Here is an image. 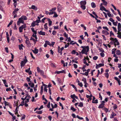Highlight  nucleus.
<instances>
[{
	"instance_id": "obj_21",
	"label": "nucleus",
	"mask_w": 121,
	"mask_h": 121,
	"mask_svg": "<svg viewBox=\"0 0 121 121\" xmlns=\"http://www.w3.org/2000/svg\"><path fill=\"white\" fill-rule=\"evenodd\" d=\"M21 17L24 21V20H26L27 19V17L26 16H21Z\"/></svg>"
},
{
	"instance_id": "obj_8",
	"label": "nucleus",
	"mask_w": 121,
	"mask_h": 121,
	"mask_svg": "<svg viewBox=\"0 0 121 121\" xmlns=\"http://www.w3.org/2000/svg\"><path fill=\"white\" fill-rule=\"evenodd\" d=\"M70 97L71 98L73 99H74L76 101H77L76 99H75V98H76L77 99H78V97L76 96L74 94L71 95Z\"/></svg>"
},
{
	"instance_id": "obj_6",
	"label": "nucleus",
	"mask_w": 121,
	"mask_h": 121,
	"mask_svg": "<svg viewBox=\"0 0 121 121\" xmlns=\"http://www.w3.org/2000/svg\"><path fill=\"white\" fill-rule=\"evenodd\" d=\"M117 29L118 32L117 33V34L118 35L120 32L121 31V25L120 23H118L117 25Z\"/></svg>"
},
{
	"instance_id": "obj_48",
	"label": "nucleus",
	"mask_w": 121,
	"mask_h": 121,
	"mask_svg": "<svg viewBox=\"0 0 121 121\" xmlns=\"http://www.w3.org/2000/svg\"><path fill=\"white\" fill-rule=\"evenodd\" d=\"M21 26L24 29L26 28V27L25 24H24L23 25H22Z\"/></svg>"
},
{
	"instance_id": "obj_42",
	"label": "nucleus",
	"mask_w": 121,
	"mask_h": 121,
	"mask_svg": "<svg viewBox=\"0 0 121 121\" xmlns=\"http://www.w3.org/2000/svg\"><path fill=\"white\" fill-rule=\"evenodd\" d=\"M82 27H83L84 28V29L85 30H86V27H85L83 24H81L80 25Z\"/></svg>"
},
{
	"instance_id": "obj_58",
	"label": "nucleus",
	"mask_w": 121,
	"mask_h": 121,
	"mask_svg": "<svg viewBox=\"0 0 121 121\" xmlns=\"http://www.w3.org/2000/svg\"><path fill=\"white\" fill-rule=\"evenodd\" d=\"M117 10L118 12V14L120 15V17H121V12L119 10L117 9Z\"/></svg>"
},
{
	"instance_id": "obj_64",
	"label": "nucleus",
	"mask_w": 121,
	"mask_h": 121,
	"mask_svg": "<svg viewBox=\"0 0 121 121\" xmlns=\"http://www.w3.org/2000/svg\"><path fill=\"white\" fill-rule=\"evenodd\" d=\"M56 32L55 30H53L52 32V34L53 35H56Z\"/></svg>"
},
{
	"instance_id": "obj_29",
	"label": "nucleus",
	"mask_w": 121,
	"mask_h": 121,
	"mask_svg": "<svg viewBox=\"0 0 121 121\" xmlns=\"http://www.w3.org/2000/svg\"><path fill=\"white\" fill-rule=\"evenodd\" d=\"M4 105L5 106H6L7 105L8 106L9 104V103L7 102L6 101H4Z\"/></svg>"
},
{
	"instance_id": "obj_44",
	"label": "nucleus",
	"mask_w": 121,
	"mask_h": 121,
	"mask_svg": "<svg viewBox=\"0 0 121 121\" xmlns=\"http://www.w3.org/2000/svg\"><path fill=\"white\" fill-rule=\"evenodd\" d=\"M42 98L43 100L44 99L45 101L46 102L48 101V100L45 98L44 96V95H43L42 96Z\"/></svg>"
},
{
	"instance_id": "obj_43",
	"label": "nucleus",
	"mask_w": 121,
	"mask_h": 121,
	"mask_svg": "<svg viewBox=\"0 0 121 121\" xmlns=\"http://www.w3.org/2000/svg\"><path fill=\"white\" fill-rule=\"evenodd\" d=\"M62 73V72L61 71H56L55 72V73H57V74H59L60 73Z\"/></svg>"
},
{
	"instance_id": "obj_9",
	"label": "nucleus",
	"mask_w": 121,
	"mask_h": 121,
	"mask_svg": "<svg viewBox=\"0 0 121 121\" xmlns=\"http://www.w3.org/2000/svg\"><path fill=\"white\" fill-rule=\"evenodd\" d=\"M100 9L102 11H104L105 12H108V10L106 9L103 6H102L100 7Z\"/></svg>"
},
{
	"instance_id": "obj_39",
	"label": "nucleus",
	"mask_w": 121,
	"mask_h": 121,
	"mask_svg": "<svg viewBox=\"0 0 121 121\" xmlns=\"http://www.w3.org/2000/svg\"><path fill=\"white\" fill-rule=\"evenodd\" d=\"M47 23H46L44 25V28L46 30H47L48 29V27L47 26Z\"/></svg>"
},
{
	"instance_id": "obj_52",
	"label": "nucleus",
	"mask_w": 121,
	"mask_h": 121,
	"mask_svg": "<svg viewBox=\"0 0 121 121\" xmlns=\"http://www.w3.org/2000/svg\"><path fill=\"white\" fill-rule=\"evenodd\" d=\"M98 58V57L96 56H95L93 57V59L95 60H96Z\"/></svg>"
},
{
	"instance_id": "obj_11",
	"label": "nucleus",
	"mask_w": 121,
	"mask_h": 121,
	"mask_svg": "<svg viewBox=\"0 0 121 121\" xmlns=\"http://www.w3.org/2000/svg\"><path fill=\"white\" fill-rule=\"evenodd\" d=\"M38 33L39 35H45L46 34L45 32H43L42 31H39Z\"/></svg>"
},
{
	"instance_id": "obj_47",
	"label": "nucleus",
	"mask_w": 121,
	"mask_h": 121,
	"mask_svg": "<svg viewBox=\"0 0 121 121\" xmlns=\"http://www.w3.org/2000/svg\"><path fill=\"white\" fill-rule=\"evenodd\" d=\"M92 102L93 103H98V100L97 99H96L94 101H92Z\"/></svg>"
},
{
	"instance_id": "obj_57",
	"label": "nucleus",
	"mask_w": 121,
	"mask_h": 121,
	"mask_svg": "<svg viewBox=\"0 0 121 121\" xmlns=\"http://www.w3.org/2000/svg\"><path fill=\"white\" fill-rule=\"evenodd\" d=\"M76 117L80 120H82L83 119L82 117H80L78 115H77L76 116Z\"/></svg>"
},
{
	"instance_id": "obj_37",
	"label": "nucleus",
	"mask_w": 121,
	"mask_h": 121,
	"mask_svg": "<svg viewBox=\"0 0 121 121\" xmlns=\"http://www.w3.org/2000/svg\"><path fill=\"white\" fill-rule=\"evenodd\" d=\"M54 15L53 16V17H58V15L57 14V13H56L55 12L54 13Z\"/></svg>"
},
{
	"instance_id": "obj_18",
	"label": "nucleus",
	"mask_w": 121,
	"mask_h": 121,
	"mask_svg": "<svg viewBox=\"0 0 121 121\" xmlns=\"http://www.w3.org/2000/svg\"><path fill=\"white\" fill-rule=\"evenodd\" d=\"M86 58L85 57L83 59V63L86 64V65L87 66H88L89 65V64H88V63H87L86 61Z\"/></svg>"
},
{
	"instance_id": "obj_17",
	"label": "nucleus",
	"mask_w": 121,
	"mask_h": 121,
	"mask_svg": "<svg viewBox=\"0 0 121 121\" xmlns=\"http://www.w3.org/2000/svg\"><path fill=\"white\" fill-rule=\"evenodd\" d=\"M36 26V23L34 21L31 23L30 27H34Z\"/></svg>"
},
{
	"instance_id": "obj_33",
	"label": "nucleus",
	"mask_w": 121,
	"mask_h": 121,
	"mask_svg": "<svg viewBox=\"0 0 121 121\" xmlns=\"http://www.w3.org/2000/svg\"><path fill=\"white\" fill-rule=\"evenodd\" d=\"M25 43L28 46H29L30 44L29 41L28 40H26Z\"/></svg>"
},
{
	"instance_id": "obj_32",
	"label": "nucleus",
	"mask_w": 121,
	"mask_h": 121,
	"mask_svg": "<svg viewBox=\"0 0 121 121\" xmlns=\"http://www.w3.org/2000/svg\"><path fill=\"white\" fill-rule=\"evenodd\" d=\"M107 13V14L109 17H111V14L110 13V12L108 10V11L106 12Z\"/></svg>"
},
{
	"instance_id": "obj_34",
	"label": "nucleus",
	"mask_w": 121,
	"mask_h": 121,
	"mask_svg": "<svg viewBox=\"0 0 121 121\" xmlns=\"http://www.w3.org/2000/svg\"><path fill=\"white\" fill-rule=\"evenodd\" d=\"M63 35L67 38V39H68V34L66 33V32H65V33Z\"/></svg>"
},
{
	"instance_id": "obj_40",
	"label": "nucleus",
	"mask_w": 121,
	"mask_h": 121,
	"mask_svg": "<svg viewBox=\"0 0 121 121\" xmlns=\"http://www.w3.org/2000/svg\"><path fill=\"white\" fill-rule=\"evenodd\" d=\"M31 29L32 32L34 33H37L36 31L34 30V28H31Z\"/></svg>"
},
{
	"instance_id": "obj_63",
	"label": "nucleus",
	"mask_w": 121,
	"mask_h": 121,
	"mask_svg": "<svg viewBox=\"0 0 121 121\" xmlns=\"http://www.w3.org/2000/svg\"><path fill=\"white\" fill-rule=\"evenodd\" d=\"M46 19V18L45 17L41 21L43 23H44V21Z\"/></svg>"
},
{
	"instance_id": "obj_62",
	"label": "nucleus",
	"mask_w": 121,
	"mask_h": 121,
	"mask_svg": "<svg viewBox=\"0 0 121 121\" xmlns=\"http://www.w3.org/2000/svg\"><path fill=\"white\" fill-rule=\"evenodd\" d=\"M112 35H114V34L112 32V31H111L110 32V36H111Z\"/></svg>"
},
{
	"instance_id": "obj_53",
	"label": "nucleus",
	"mask_w": 121,
	"mask_h": 121,
	"mask_svg": "<svg viewBox=\"0 0 121 121\" xmlns=\"http://www.w3.org/2000/svg\"><path fill=\"white\" fill-rule=\"evenodd\" d=\"M103 109L106 112H107L108 110V109L106 108H104Z\"/></svg>"
},
{
	"instance_id": "obj_55",
	"label": "nucleus",
	"mask_w": 121,
	"mask_h": 121,
	"mask_svg": "<svg viewBox=\"0 0 121 121\" xmlns=\"http://www.w3.org/2000/svg\"><path fill=\"white\" fill-rule=\"evenodd\" d=\"M56 9V7H55L54 8H52L51 9H50L49 10V11H54Z\"/></svg>"
},
{
	"instance_id": "obj_26",
	"label": "nucleus",
	"mask_w": 121,
	"mask_h": 121,
	"mask_svg": "<svg viewBox=\"0 0 121 121\" xmlns=\"http://www.w3.org/2000/svg\"><path fill=\"white\" fill-rule=\"evenodd\" d=\"M116 54L117 55H119L121 54V52L120 50H118L116 51Z\"/></svg>"
},
{
	"instance_id": "obj_1",
	"label": "nucleus",
	"mask_w": 121,
	"mask_h": 121,
	"mask_svg": "<svg viewBox=\"0 0 121 121\" xmlns=\"http://www.w3.org/2000/svg\"><path fill=\"white\" fill-rule=\"evenodd\" d=\"M81 48H82V49L81 52H79V55H81V53L82 54H85L87 55V52L89 51V47L88 46H81Z\"/></svg>"
},
{
	"instance_id": "obj_31",
	"label": "nucleus",
	"mask_w": 121,
	"mask_h": 121,
	"mask_svg": "<svg viewBox=\"0 0 121 121\" xmlns=\"http://www.w3.org/2000/svg\"><path fill=\"white\" fill-rule=\"evenodd\" d=\"M24 105V101H22L21 102V104L18 107H19L20 106H23Z\"/></svg>"
},
{
	"instance_id": "obj_27",
	"label": "nucleus",
	"mask_w": 121,
	"mask_h": 121,
	"mask_svg": "<svg viewBox=\"0 0 121 121\" xmlns=\"http://www.w3.org/2000/svg\"><path fill=\"white\" fill-rule=\"evenodd\" d=\"M23 29H24V28H22V27H21V26L19 28V32L20 33L22 32Z\"/></svg>"
},
{
	"instance_id": "obj_22",
	"label": "nucleus",
	"mask_w": 121,
	"mask_h": 121,
	"mask_svg": "<svg viewBox=\"0 0 121 121\" xmlns=\"http://www.w3.org/2000/svg\"><path fill=\"white\" fill-rule=\"evenodd\" d=\"M102 1L103 3V5L104 6H107V2L105 1V0H102Z\"/></svg>"
},
{
	"instance_id": "obj_12",
	"label": "nucleus",
	"mask_w": 121,
	"mask_h": 121,
	"mask_svg": "<svg viewBox=\"0 0 121 121\" xmlns=\"http://www.w3.org/2000/svg\"><path fill=\"white\" fill-rule=\"evenodd\" d=\"M116 114L114 113L113 112H112V114L110 115V118L111 119L113 118L114 117L116 116Z\"/></svg>"
},
{
	"instance_id": "obj_56",
	"label": "nucleus",
	"mask_w": 121,
	"mask_h": 121,
	"mask_svg": "<svg viewBox=\"0 0 121 121\" xmlns=\"http://www.w3.org/2000/svg\"><path fill=\"white\" fill-rule=\"evenodd\" d=\"M18 108H19L18 107H16V108L15 111L16 112V113H15L16 114L17 113H18Z\"/></svg>"
},
{
	"instance_id": "obj_10",
	"label": "nucleus",
	"mask_w": 121,
	"mask_h": 121,
	"mask_svg": "<svg viewBox=\"0 0 121 121\" xmlns=\"http://www.w3.org/2000/svg\"><path fill=\"white\" fill-rule=\"evenodd\" d=\"M32 52L35 54H37L39 52V50L38 49H36L35 48L34 50H32Z\"/></svg>"
},
{
	"instance_id": "obj_16",
	"label": "nucleus",
	"mask_w": 121,
	"mask_h": 121,
	"mask_svg": "<svg viewBox=\"0 0 121 121\" xmlns=\"http://www.w3.org/2000/svg\"><path fill=\"white\" fill-rule=\"evenodd\" d=\"M104 104L101 103L99 105L98 107V108H102L104 107Z\"/></svg>"
},
{
	"instance_id": "obj_2",
	"label": "nucleus",
	"mask_w": 121,
	"mask_h": 121,
	"mask_svg": "<svg viewBox=\"0 0 121 121\" xmlns=\"http://www.w3.org/2000/svg\"><path fill=\"white\" fill-rule=\"evenodd\" d=\"M86 1L85 0L82 1L80 2V7L83 10L86 9L85 5L86 4Z\"/></svg>"
},
{
	"instance_id": "obj_45",
	"label": "nucleus",
	"mask_w": 121,
	"mask_h": 121,
	"mask_svg": "<svg viewBox=\"0 0 121 121\" xmlns=\"http://www.w3.org/2000/svg\"><path fill=\"white\" fill-rule=\"evenodd\" d=\"M46 43H47V44H48V45H49L50 46H51V43L49 42V41H46Z\"/></svg>"
},
{
	"instance_id": "obj_54",
	"label": "nucleus",
	"mask_w": 121,
	"mask_h": 121,
	"mask_svg": "<svg viewBox=\"0 0 121 121\" xmlns=\"http://www.w3.org/2000/svg\"><path fill=\"white\" fill-rule=\"evenodd\" d=\"M13 21L12 20L10 22L9 24L7 26V27H9V26L11 25L13 23Z\"/></svg>"
},
{
	"instance_id": "obj_51",
	"label": "nucleus",
	"mask_w": 121,
	"mask_h": 121,
	"mask_svg": "<svg viewBox=\"0 0 121 121\" xmlns=\"http://www.w3.org/2000/svg\"><path fill=\"white\" fill-rule=\"evenodd\" d=\"M82 81H83L84 83H86V78H83L82 79Z\"/></svg>"
},
{
	"instance_id": "obj_61",
	"label": "nucleus",
	"mask_w": 121,
	"mask_h": 121,
	"mask_svg": "<svg viewBox=\"0 0 121 121\" xmlns=\"http://www.w3.org/2000/svg\"><path fill=\"white\" fill-rule=\"evenodd\" d=\"M76 52L75 50H73L72 52L71 53L72 54H76Z\"/></svg>"
},
{
	"instance_id": "obj_41",
	"label": "nucleus",
	"mask_w": 121,
	"mask_h": 121,
	"mask_svg": "<svg viewBox=\"0 0 121 121\" xmlns=\"http://www.w3.org/2000/svg\"><path fill=\"white\" fill-rule=\"evenodd\" d=\"M117 21L116 22H112L113 24L115 26H116L117 25Z\"/></svg>"
},
{
	"instance_id": "obj_13",
	"label": "nucleus",
	"mask_w": 121,
	"mask_h": 121,
	"mask_svg": "<svg viewBox=\"0 0 121 121\" xmlns=\"http://www.w3.org/2000/svg\"><path fill=\"white\" fill-rule=\"evenodd\" d=\"M19 9L18 8H16L15 9L13 13V14H17V12L18 11Z\"/></svg>"
},
{
	"instance_id": "obj_35",
	"label": "nucleus",
	"mask_w": 121,
	"mask_h": 121,
	"mask_svg": "<svg viewBox=\"0 0 121 121\" xmlns=\"http://www.w3.org/2000/svg\"><path fill=\"white\" fill-rule=\"evenodd\" d=\"M36 23H39L41 22V21L40 20L37 19L35 21H34Z\"/></svg>"
},
{
	"instance_id": "obj_60",
	"label": "nucleus",
	"mask_w": 121,
	"mask_h": 121,
	"mask_svg": "<svg viewBox=\"0 0 121 121\" xmlns=\"http://www.w3.org/2000/svg\"><path fill=\"white\" fill-rule=\"evenodd\" d=\"M112 28H113L114 31L115 32H117V30L116 28L113 26L112 27Z\"/></svg>"
},
{
	"instance_id": "obj_15",
	"label": "nucleus",
	"mask_w": 121,
	"mask_h": 121,
	"mask_svg": "<svg viewBox=\"0 0 121 121\" xmlns=\"http://www.w3.org/2000/svg\"><path fill=\"white\" fill-rule=\"evenodd\" d=\"M48 21V22L49 24V26H50L52 24V22L51 21L50 19L49 18H47Z\"/></svg>"
},
{
	"instance_id": "obj_24",
	"label": "nucleus",
	"mask_w": 121,
	"mask_h": 121,
	"mask_svg": "<svg viewBox=\"0 0 121 121\" xmlns=\"http://www.w3.org/2000/svg\"><path fill=\"white\" fill-rule=\"evenodd\" d=\"M91 5L92 7L93 8H95L96 7V5L93 2L91 3Z\"/></svg>"
},
{
	"instance_id": "obj_7",
	"label": "nucleus",
	"mask_w": 121,
	"mask_h": 121,
	"mask_svg": "<svg viewBox=\"0 0 121 121\" xmlns=\"http://www.w3.org/2000/svg\"><path fill=\"white\" fill-rule=\"evenodd\" d=\"M104 65V64L103 63H100L98 64V65L96 64V68L97 69H98L100 67L103 66Z\"/></svg>"
},
{
	"instance_id": "obj_38",
	"label": "nucleus",
	"mask_w": 121,
	"mask_h": 121,
	"mask_svg": "<svg viewBox=\"0 0 121 121\" xmlns=\"http://www.w3.org/2000/svg\"><path fill=\"white\" fill-rule=\"evenodd\" d=\"M116 50V49H115L114 48L112 49V54H114L115 53V51Z\"/></svg>"
},
{
	"instance_id": "obj_25",
	"label": "nucleus",
	"mask_w": 121,
	"mask_h": 121,
	"mask_svg": "<svg viewBox=\"0 0 121 121\" xmlns=\"http://www.w3.org/2000/svg\"><path fill=\"white\" fill-rule=\"evenodd\" d=\"M18 46L19 50H21L23 49L22 47H23V46L22 44H21V45H19Z\"/></svg>"
},
{
	"instance_id": "obj_36",
	"label": "nucleus",
	"mask_w": 121,
	"mask_h": 121,
	"mask_svg": "<svg viewBox=\"0 0 121 121\" xmlns=\"http://www.w3.org/2000/svg\"><path fill=\"white\" fill-rule=\"evenodd\" d=\"M70 109L73 111V112L75 111L76 109H75L73 107L71 106V107Z\"/></svg>"
},
{
	"instance_id": "obj_4",
	"label": "nucleus",
	"mask_w": 121,
	"mask_h": 121,
	"mask_svg": "<svg viewBox=\"0 0 121 121\" xmlns=\"http://www.w3.org/2000/svg\"><path fill=\"white\" fill-rule=\"evenodd\" d=\"M21 23L24 24V20L21 17L18 19L17 23V25L18 26H20V24Z\"/></svg>"
},
{
	"instance_id": "obj_5",
	"label": "nucleus",
	"mask_w": 121,
	"mask_h": 121,
	"mask_svg": "<svg viewBox=\"0 0 121 121\" xmlns=\"http://www.w3.org/2000/svg\"><path fill=\"white\" fill-rule=\"evenodd\" d=\"M112 42L113 44L115 45H118L119 44V43L118 42L116 38H114Z\"/></svg>"
},
{
	"instance_id": "obj_19",
	"label": "nucleus",
	"mask_w": 121,
	"mask_h": 121,
	"mask_svg": "<svg viewBox=\"0 0 121 121\" xmlns=\"http://www.w3.org/2000/svg\"><path fill=\"white\" fill-rule=\"evenodd\" d=\"M28 84L31 87H33L34 86V84L31 82H29L28 83Z\"/></svg>"
},
{
	"instance_id": "obj_50",
	"label": "nucleus",
	"mask_w": 121,
	"mask_h": 121,
	"mask_svg": "<svg viewBox=\"0 0 121 121\" xmlns=\"http://www.w3.org/2000/svg\"><path fill=\"white\" fill-rule=\"evenodd\" d=\"M100 56L103 57L104 56V54L103 53V52H101L100 53Z\"/></svg>"
},
{
	"instance_id": "obj_46",
	"label": "nucleus",
	"mask_w": 121,
	"mask_h": 121,
	"mask_svg": "<svg viewBox=\"0 0 121 121\" xmlns=\"http://www.w3.org/2000/svg\"><path fill=\"white\" fill-rule=\"evenodd\" d=\"M50 12H49V15H51V14H52L54 13L55 12L54 11H50Z\"/></svg>"
},
{
	"instance_id": "obj_14",
	"label": "nucleus",
	"mask_w": 121,
	"mask_h": 121,
	"mask_svg": "<svg viewBox=\"0 0 121 121\" xmlns=\"http://www.w3.org/2000/svg\"><path fill=\"white\" fill-rule=\"evenodd\" d=\"M102 32L103 34H105L106 35H108L109 34V33L107 31H106L105 30H103L102 31Z\"/></svg>"
},
{
	"instance_id": "obj_59",
	"label": "nucleus",
	"mask_w": 121,
	"mask_h": 121,
	"mask_svg": "<svg viewBox=\"0 0 121 121\" xmlns=\"http://www.w3.org/2000/svg\"><path fill=\"white\" fill-rule=\"evenodd\" d=\"M40 74L41 75H43L44 74V72L43 70H40Z\"/></svg>"
},
{
	"instance_id": "obj_23",
	"label": "nucleus",
	"mask_w": 121,
	"mask_h": 121,
	"mask_svg": "<svg viewBox=\"0 0 121 121\" xmlns=\"http://www.w3.org/2000/svg\"><path fill=\"white\" fill-rule=\"evenodd\" d=\"M37 33H33L32 36L33 37H35L36 39L37 40V37L36 35Z\"/></svg>"
},
{
	"instance_id": "obj_49",
	"label": "nucleus",
	"mask_w": 121,
	"mask_h": 121,
	"mask_svg": "<svg viewBox=\"0 0 121 121\" xmlns=\"http://www.w3.org/2000/svg\"><path fill=\"white\" fill-rule=\"evenodd\" d=\"M105 76L107 78H108L109 77V74L108 73H105Z\"/></svg>"
},
{
	"instance_id": "obj_20",
	"label": "nucleus",
	"mask_w": 121,
	"mask_h": 121,
	"mask_svg": "<svg viewBox=\"0 0 121 121\" xmlns=\"http://www.w3.org/2000/svg\"><path fill=\"white\" fill-rule=\"evenodd\" d=\"M31 8L35 10H36L37 9V7L35 6L34 5H32L31 6Z\"/></svg>"
},
{
	"instance_id": "obj_28",
	"label": "nucleus",
	"mask_w": 121,
	"mask_h": 121,
	"mask_svg": "<svg viewBox=\"0 0 121 121\" xmlns=\"http://www.w3.org/2000/svg\"><path fill=\"white\" fill-rule=\"evenodd\" d=\"M44 86H45L44 87V91H45L46 92H47V87H46V86H47L45 84H44Z\"/></svg>"
},
{
	"instance_id": "obj_30",
	"label": "nucleus",
	"mask_w": 121,
	"mask_h": 121,
	"mask_svg": "<svg viewBox=\"0 0 121 121\" xmlns=\"http://www.w3.org/2000/svg\"><path fill=\"white\" fill-rule=\"evenodd\" d=\"M78 106L80 107H82L83 106V104L82 102H80L79 103V104L78 105Z\"/></svg>"
},
{
	"instance_id": "obj_3",
	"label": "nucleus",
	"mask_w": 121,
	"mask_h": 121,
	"mask_svg": "<svg viewBox=\"0 0 121 121\" xmlns=\"http://www.w3.org/2000/svg\"><path fill=\"white\" fill-rule=\"evenodd\" d=\"M27 62V60L26 59V57L25 56L23 59V60L22 61L20 64V66L21 68L24 66L26 63Z\"/></svg>"
}]
</instances>
